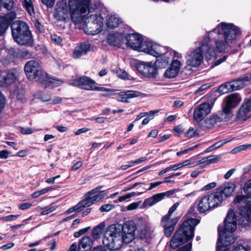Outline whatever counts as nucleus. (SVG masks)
Wrapping results in <instances>:
<instances>
[{
    "label": "nucleus",
    "mask_w": 251,
    "mask_h": 251,
    "mask_svg": "<svg viewBox=\"0 0 251 251\" xmlns=\"http://www.w3.org/2000/svg\"><path fill=\"white\" fill-rule=\"evenodd\" d=\"M24 69L29 80L39 82L45 88L56 87L63 83L60 79L49 78L48 75L42 70L37 61L32 60L28 61L25 64Z\"/></svg>",
    "instance_id": "obj_1"
},
{
    "label": "nucleus",
    "mask_w": 251,
    "mask_h": 251,
    "mask_svg": "<svg viewBox=\"0 0 251 251\" xmlns=\"http://www.w3.org/2000/svg\"><path fill=\"white\" fill-rule=\"evenodd\" d=\"M218 32V37L215 41V49L217 52L225 51L228 47V43L235 40L239 35L240 31L239 28L232 24L221 23L213 31L209 32V35L212 33Z\"/></svg>",
    "instance_id": "obj_2"
},
{
    "label": "nucleus",
    "mask_w": 251,
    "mask_h": 251,
    "mask_svg": "<svg viewBox=\"0 0 251 251\" xmlns=\"http://www.w3.org/2000/svg\"><path fill=\"white\" fill-rule=\"evenodd\" d=\"M200 223L197 219L190 218L185 220L174 234L170 241V246L175 249L192 239L194 235V229Z\"/></svg>",
    "instance_id": "obj_3"
},
{
    "label": "nucleus",
    "mask_w": 251,
    "mask_h": 251,
    "mask_svg": "<svg viewBox=\"0 0 251 251\" xmlns=\"http://www.w3.org/2000/svg\"><path fill=\"white\" fill-rule=\"evenodd\" d=\"M209 38L203 39L201 46L198 48L188 55L187 57V63L188 65L193 67L199 66L203 61V54L207 59H211L216 57L217 50L209 44Z\"/></svg>",
    "instance_id": "obj_4"
},
{
    "label": "nucleus",
    "mask_w": 251,
    "mask_h": 251,
    "mask_svg": "<svg viewBox=\"0 0 251 251\" xmlns=\"http://www.w3.org/2000/svg\"><path fill=\"white\" fill-rule=\"evenodd\" d=\"M225 229L219 226L218 228L219 237L218 242L224 246H227L235 242L232 236L237 227L236 218L233 210L230 209L225 220Z\"/></svg>",
    "instance_id": "obj_5"
},
{
    "label": "nucleus",
    "mask_w": 251,
    "mask_h": 251,
    "mask_svg": "<svg viewBox=\"0 0 251 251\" xmlns=\"http://www.w3.org/2000/svg\"><path fill=\"white\" fill-rule=\"evenodd\" d=\"M12 37L19 45L31 47L34 40L28 25L23 21H15L11 25Z\"/></svg>",
    "instance_id": "obj_6"
},
{
    "label": "nucleus",
    "mask_w": 251,
    "mask_h": 251,
    "mask_svg": "<svg viewBox=\"0 0 251 251\" xmlns=\"http://www.w3.org/2000/svg\"><path fill=\"white\" fill-rule=\"evenodd\" d=\"M119 229L117 228L115 225H111L107 228L103 236L102 243L109 250H118L125 243L123 236L120 234Z\"/></svg>",
    "instance_id": "obj_7"
},
{
    "label": "nucleus",
    "mask_w": 251,
    "mask_h": 251,
    "mask_svg": "<svg viewBox=\"0 0 251 251\" xmlns=\"http://www.w3.org/2000/svg\"><path fill=\"white\" fill-rule=\"evenodd\" d=\"M91 0H69L68 7L70 16L72 21L77 25L81 23L83 20L82 14L86 13L88 10Z\"/></svg>",
    "instance_id": "obj_8"
},
{
    "label": "nucleus",
    "mask_w": 251,
    "mask_h": 251,
    "mask_svg": "<svg viewBox=\"0 0 251 251\" xmlns=\"http://www.w3.org/2000/svg\"><path fill=\"white\" fill-rule=\"evenodd\" d=\"M222 202L219 193H212L201 198L198 205V210L200 213H205L211 208L218 206Z\"/></svg>",
    "instance_id": "obj_9"
},
{
    "label": "nucleus",
    "mask_w": 251,
    "mask_h": 251,
    "mask_svg": "<svg viewBox=\"0 0 251 251\" xmlns=\"http://www.w3.org/2000/svg\"><path fill=\"white\" fill-rule=\"evenodd\" d=\"M102 26V18L100 16L92 14L85 19L83 29L88 34L96 35L101 31Z\"/></svg>",
    "instance_id": "obj_10"
},
{
    "label": "nucleus",
    "mask_w": 251,
    "mask_h": 251,
    "mask_svg": "<svg viewBox=\"0 0 251 251\" xmlns=\"http://www.w3.org/2000/svg\"><path fill=\"white\" fill-rule=\"evenodd\" d=\"M242 98L238 93H232L227 95L224 98L222 111L228 117L231 118L232 115L233 109L238 106Z\"/></svg>",
    "instance_id": "obj_11"
},
{
    "label": "nucleus",
    "mask_w": 251,
    "mask_h": 251,
    "mask_svg": "<svg viewBox=\"0 0 251 251\" xmlns=\"http://www.w3.org/2000/svg\"><path fill=\"white\" fill-rule=\"evenodd\" d=\"M234 202L238 204L240 215L251 222V197L238 195L235 197Z\"/></svg>",
    "instance_id": "obj_12"
},
{
    "label": "nucleus",
    "mask_w": 251,
    "mask_h": 251,
    "mask_svg": "<svg viewBox=\"0 0 251 251\" xmlns=\"http://www.w3.org/2000/svg\"><path fill=\"white\" fill-rule=\"evenodd\" d=\"M138 50L155 57L166 54V49L164 47L149 41H142Z\"/></svg>",
    "instance_id": "obj_13"
},
{
    "label": "nucleus",
    "mask_w": 251,
    "mask_h": 251,
    "mask_svg": "<svg viewBox=\"0 0 251 251\" xmlns=\"http://www.w3.org/2000/svg\"><path fill=\"white\" fill-rule=\"evenodd\" d=\"M114 225L117 228H120V234L123 236L125 243L128 244L134 239L136 226L133 221H127L123 225L119 224Z\"/></svg>",
    "instance_id": "obj_14"
},
{
    "label": "nucleus",
    "mask_w": 251,
    "mask_h": 251,
    "mask_svg": "<svg viewBox=\"0 0 251 251\" xmlns=\"http://www.w3.org/2000/svg\"><path fill=\"white\" fill-rule=\"evenodd\" d=\"M102 187L101 186H99L89 191L86 194L85 198L81 201V204L85 207H87L101 200L107 194L105 191L100 190Z\"/></svg>",
    "instance_id": "obj_15"
},
{
    "label": "nucleus",
    "mask_w": 251,
    "mask_h": 251,
    "mask_svg": "<svg viewBox=\"0 0 251 251\" xmlns=\"http://www.w3.org/2000/svg\"><path fill=\"white\" fill-rule=\"evenodd\" d=\"M136 68L140 74L148 78H155L157 74V69L151 62H141Z\"/></svg>",
    "instance_id": "obj_16"
},
{
    "label": "nucleus",
    "mask_w": 251,
    "mask_h": 251,
    "mask_svg": "<svg viewBox=\"0 0 251 251\" xmlns=\"http://www.w3.org/2000/svg\"><path fill=\"white\" fill-rule=\"evenodd\" d=\"M69 83L71 85L78 86L85 90L92 91L96 82L89 77L83 75L78 78L69 81Z\"/></svg>",
    "instance_id": "obj_17"
},
{
    "label": "nucleus",
    "mask_w": 251,
    "mask_h": 251,
    "mask_svg": "<svg viewBox=\"0 0 251 251\" xmlns=\"http://www.w3.org/2000/svg\"><path fill=\"white\" fill-rule=\"evenodd\" d=\"M69 11L66 1L64 0L59 1L56 5L54 17L58 21L66 22L69 19Z\"/></svg>",
    "instance_id": "obj_18"
},
{
    "label": "nucleus",
    "mask_w": 251,
    "mask_h": 251,
    "mask_svg": "<svg viewBox=\"0 0 251 251\" xmlns=\"http://www.w3.org/2000/svg\"><path fill=\"white\" fill-rule=\"evenodd\" d=\"M211 108V105L208 103H203L198 105L193 113L194 119L197 121H201L210 113Z\"/></svg>",
    "instance_id": "obj_19"
},
{
    "label": "nucleus",
    "mask_w": 251,
    "mask_h": 251,
    "mask_svg": "<svg viewBox=\"0 0 251 251\" xmlns=\"http://www.w3.org/2000/svg\"><path fill=\"white\" fill-rule=\"evenodd\" d=\"M241 78L242 76H240L232 82L221 85L219 88L220 92L221 94H225L229 91H232L240 89L245 82L240 79Z\"/></svg>",
    "instance_id": "obj_20"
},
{
    "label": "nucleus",
    "mask_w": 251,
    "mask_h": 251,
    "mask_svg": "<svg viewBox=\"0 0 251 251\" xmlns=\"http://www.w3.org/2000/svg\"><path fill=\"white\" fill-rule=\"evenodd\" d=\"M16 79L14 73L9 71H0V87H7L12 84Z\"/></svg>",
    "instance_id": "obj_21"
},
{
    "label": "nucleus",
    "mask_w": 251,
    "mask_h": 251,
    "mask_svg": "<svg viewBox=\"0 0 251 251\" xmlns=\"http://www.w3.org/2000/svg\"><path fill=\"white\" fill-rule=\"evenodd\" d=\"M126 45L134 50H138L143 38L140 34H129L126 37Z\"/></svg>",
    "instance_id": "obj_22"
},
{
    "label": "nucleus",
    "mask_w": 251,
    "mask_h": 251,
    "mask_svg": "<svg viewBox=\"0 0 251 251\" xmlns=\"http://www.w3.org/2000/svg\"><path fill=\"white\" fill-rule=\"evenodd\" d=\"M251 111V100H245L237 112L236 117L238 119L245 121L247 119V114Z\"/></svg>",
    "instance_id": "obj_23"
},
{
    "label": "nucleus",
    "mask_w": 251,
    "mask_h": 251,
    "mask_svg": "<svg viewBox=\"0 0 251 251\" xmlns=\"http://www.w3.org/2000/svg\"><path fill=\"white\" fill-rule=\"evenodd\" d=\"M181 63L177 60H174L169 68H168L165 73L164 76L166 78H174L178 74Z\"/></svg>",
    "instance_id": "obj_24"
},
{
    "label": "nucleus",
    "mask_w": 251,
    "mask_h": 251,
    "mask_svg": "<svg viewBox=\"0 0 251 251\" xmlns=\"http://www.w3.org/2000/svg\"><path fill=\"white\" fill-rule=\"evenodd\" d=\"M229 118V117L222 111V112L217 114L212 115L208 118L206 119L205 122L207 124L213 126L222 121H227Z\"/></svg>",
    "instance_id": "obj_25"
},
{
    "label": "nucleus",
    "mask_w": 251,
    "mask_h": 251,
    "mask_svg": "<svg viewBox=\"0 0 251 251\" xmlns=\"http://www.w3.org/2000/svg\"><path fill=\"white\" fill-rule=\"evenodd\" d=\"M178 220L177 217H176L171 220L169 219L168 221H165L164 223L161 222L162 226L164 227V234L166 237H169L171 236Z\"/></svg>",
    "instance_id": "obj_26"
},
{
    "label": "nucleus",
    "mask_w": 251,
    "mask_h": 251,
    "mask_svg": "<svg viewBox=\"0 0 251 251\" xmlns=\"http://www.w3.org/2000/svg\"><path fill=\"white\" fill-rule=\"evenodd\" d=\"M236 186L233 183H226L219 187L215 193H219L223 199V195L225 197H230L234 191Z\"/></svg>",
    "instance_id": "obj_27"
},
{
    "label": "nucleus",
    "mask_w": 251,
    "mask_h": 251,
    "mask_svg": "<svg viewBox=\"0 0 251 251\" xmlns=\"http://www.w3.org/2000/svg\"><path fill=\"white\" fill-rule=\"evenodd\" d=\"M107 40L110 45L119 47L125 40L123 34L116 33L109 34Z\"/></svg>",
    "instance_id": "obj_28"
},
{
    "label": "nucleus",
    "mask_w": 251,
    "mask_h": 251,
    "mask_svg": "<svg viewBox=\"0 0 251 251\" xmlns=\"http://www.w3.org/2000/svg\"><path fill=\"white\" fill-rule=\"evenodd\" d=\"M90 50V45L88 43H82L79 46L75 47L73 54L74 58H78L83 55L86 54Z\"/></svg>",
    "instance_id": "obj_29"
},
{
    "label": "nucleus",
    "mask_w": 251,
    "mask_h": 251,
    "mask_svg": "<svg viewBox=\"0 0 251 251\" xmlns=\"http://www.w3.org/2000/svg\"><path fill=\"white\" fill-rule=\"evenodd\" d=\"M93 244V241L89 236H84L80 240L78 251H90Z\"/></svg>",
    "instance_id": "obj_30"
},
{
    "label": "nucleus",
    "mask_w": 251,
    "mask_h": 251,
    "mask_svg": "<svg viewBox=\"0 0 251 251\" xmlns=\"http://www.w3.org/2000/svg\"><path fill=\"white\" fill-rule=\"evenodd\" d=\"M106 229L105 223H100L93 229L92 232V237L94 239H100L102 235H104Z\"/></svg>",
    "instance_id": "obj_31"
},
{
    "label": "nucleus",
    "mask_w": 251,
    "mask_h": 251,
    "mask_svg": "<svg viewBox=\"0 0 251 251\" xmlns=\"http://www.w3.org/2000/svg\"><path fill=\"white\" fill-rule=\"evenodd\" d=\"M121 23V19L115 15L108 16L107 18L106 25L109 28H113L116 27Z\"/></svg>",
    "instance_id": "obj_32"
},
{
    "label": "nucleus",
    "mask_w": 251,
    "mask_h": 251,
    "mask_svg": "<svg viewBox=\"0 0 251 251\" xmlns=\"http://www.w3.org/2000/svg\"><path fill=\"white\" fill-rule=\"evenodd\" d=\"M164 199L162 193L155 194L151 197L145 200L144 203L146 205L152 206L156 203L161 201Z\"/></svg>",
    "instance_id": "obj_33"
},
{
    "label": "nucleus",
    "mask_w": 251,
    "mask_h": 251,
    "mask_svg": "<svg viewBox=\"0 0 251 251\" xmlns=\"http://www.w3.org/2000/svg\"><path fill=\"white\" fill-rule=\"evenodd\" d=\"M161 55L156 57V60L154 65L156 68H164L166 67L169 63V58L167 56L160 57Z\"/></svg>",
    "instance_id": "obj_34"
},
{
    "label": "nucleus",
    "mask_w": 251,
    "mask_h": 251,
    "mask_svg": "<svg viewBox=\"0 0 251 251\" xmlns=\"http://www.w3.org/2000/svg\"><path fill=\"white\" fill-rule=\"evenodd\" d=\"M16 14L14 12H11L7 13L3 17H0V18L4 20V22L9 26L11 23L16 18Z\"/></svg>",
    "instance_id": "obj_35"
},
{
    "label": "nucleus",
    "mask_w": 251,
    "mask_h": 251,
    "mask_svg": "<svg viewBox=\"0 0 251 251\" xmlns=\"http://www.w3.org/2000/svg\"><path fill=\"white\" fill-rule=\"evenodd\" d=\"M179 203L178 202H176L174 204V205L169 209L168 214L162 218L161 222L164 223L165 221H168L169 219L170 220V217L172 216L174 212L176 209Z\"/></svg>",
    "instance_id": "obj_36"
},
{
    "label": "nucleus",
    "mask_w": 251,
    "mask_h": 251,
    "mask_svg": "<svg viewBox=\"0 0 251 251\" xmlns=\"http://www.w3.org/2000/svg\"><path fill=\"white\" fill-rule=\"evenodd\" d=\"M3 5V7L8 10H11L14 5L13 0H0V5Z\"/></svg>",
    "instance_id": "obj_37"
},
{
    "label": "nucleus",
    "mask_w": 251,
    "mask_h": 251,
    "mask_svg": "<svg viewBox=\"0 0 251 251\" xmlns=\"http://www.w3.org/2000/svg\"><path fill=\"white\" fill-rule=\"evenodd\" d=\"M23 5L30 15L34 13L32 4L31 2H28L27 0H24Z\"/></svg>",
    "instance_id": "obj_38"
},
{
    "label": "nucleus",
    "mask_w": 251,
    "mask_h": 251,
    "mask_svg": "<svg viewBox=\"0 0 251 251\" xmlns=\"http://www.w3.org/2000/svg\"><path fill=\"white\" fill-rule=\"evenodd\" d=\"M127 99L138 97L141 96V93L136 91L128 90L125 91Z\"/></svg>",
    "instance_id": "obj_39"
},
{
    "label": "nucleus",
    "mask_w": 251,
    "mask_h": 251,
    "mask_svg": "<svg viewBox=\"0 0 251 251\" xmlns=\"http://www.w3.org/2000/svg\"><path fill=\"white\" fill-rule=\"evenodd\" d=\"M251 147V144L243 145L235 148L231 151V153H235L240 152V151L245 150Z\"/></svg>",
    "instance_id": "obj_40"
},
{
    "label": "nucleus",
    "mask_w": 251,
    "mask_h": 251,
    "mask_svg": "<svg viewBox=\"0 0 251 251\" xmlns=\"http://www.w3.org/2000/svg\"><path fill=\"white\" fill-rule=\"evenodd\" d=\"M84 208H85V207L83 205V204H81V201H80L77 205H76L74 207L70 208L68 210L67 212L68 213H71L75 211H80L82 210Z\"/></svg>",
    "instance_id": "obj_41"
},
{
    "label": "nucleus",
    "mask_w": 251,
    "mask_h": 251,
    "mask_svg": "<svg viewBox=\"0 0 251 251\" xmlns=\"http://www.w3.org/2000/svg\"><path fill=\"white\" fill-rule=\"evenodd\" d=\"M158 110H151L149 112H143L141 113L140 114H139L136 118V120L138 121L140 119L142 118L143 117H144L147 116H153L154 114L158 113Z\"/></svg>",
    "instance_id": "obj_42"
},
{
    "label": "nucleus",
    "mask_w": 251,
    "mask_h": 251,
    "mask_svg": "<svg viewBox=\"0 0 251 251\" xmlns=\"http://www.w3.org/2000/svg\"><path fill=\"white\" fill-rule=\"evenodd\" d=\"M117 100L120 102H128V100L126 97L125 91L120 92L117 97Z\"/></svg>",
    "instance_id": "obj_43"
},
{
    "label": "nucleus",
    "mask_w": 251,
    "mask_h": 251,
    "mask_svg": "<svg viewBox=\"0 0 251 251\" xmlns=\"http://www.w3.org/2000/svg\"><path fill=\"white\" fill-rule=\"evenodd\" d=\"M7 24L4 22V20L0 18V36H1L8 27Z\"/></svg>",
    "instance_id": "obj_44"
},
{
    "label": "nucleus",
    "mask_w": 251,
    "mask_h": 251,
    "mask_svg": "<svg viewBox=\"0 0 251 251\" xmlns=\"http://www.w3.org/2000/svg\"><path fill=\"white\" fill-rule=\"evenodd\" d=\"M198 133L194 130V128H190L185 133V137L191 138L198 135Z\"/></svg>",
    "instance_id": "obj_45"
},
{
    "label": "nucleus",
    "mask_w": 251,
    "mask_h": 251,
    "mask_svg": "<svg viewBox=\"0 0 251 251\" xmlns=\"http://www.w3.org/2000/svg\"><path fill=\"white\" fill-rule=\"evenodd\" d=\"M250 247L248 246L245 247L241 244H238L233 246L232 251H248Z\"/></svg>",
    "instance_id": "obj_46"
},
{
    "label": "nucleus",
    "mask_w": 251,
    "mask_h": 251,
    "mask_svg": "<svg viewBox=\"0 0 251 251\" xmlns=\"http://www.w3.org/2000/svg\"><path fill=\"white\" fill-rule=\"evenodd\" d=\"M222 147L220 145V143L219 141L216 142L213 145L210 146L208 148L206 149V150L204 151V152L207 153L212 151L216 150L218 148H220Z\"/></svg>",
    "instance_id": "obj_47"
},
{
    "label": "nucleus",
    "mask_w": 251,
    "mask_h": 251,
    "mask_svg": "<svg viewBox=\"0 0 251 251\" xmlns=\"http://www.w3.org/2000/svg\"><path fill=\"white\" fill-rule=\"evenodd\" d=\"M219 158L217 155H211L207 157V165L214 163L218 161Z\"/></svg>",
    "instance_id": "obj_48"
},
{
    "label": "nucleus",
    "mask_w": 251,
    "mask_h": 251,
    "mask_svg": "<svg viewBox=\"0 0 251 251\" xmlns=\"http://www.w3.org/2000/svg\"><path fill=\"white\" fill-rule=\"evenodd\" d=\"M39 95L42 101H48L50 100V96L47 93L40 92L39 93Z\"/></svg>",
    "instance_id": "obj_49"
},
{
    "label": "nucleus",
    "mask_w": 251,
    "mask_h": 251,
    "mask_svg": "<svg viewBox=\"0 0 251 251\" xmlns=\"http://www.w3.org/2000/svg\"><path fill=\"white\" fill-rule=\"evenodd\" d=\"M90 229V226H88L87 227L81 229L79 230V231L75 232L74 233V236L76 238L79 237L81 235L86 233Z\"/></svg>",
    "instance_id": "obj_50"
},
{
    "label": "nucleus",
    "mask_w": 251,
    "mask_h": 251,
    "mask_svg": "<svg viewBox=\"0 0 251 251\" xmlns=\"http://www.w3.org/2000/svg\"><path fill=\"white\" fill-rule=\"evenodd\" d=\"M113 207V205L111 204H105L102 205L100 210L101 212H108L111 210Z\"/></svg>",
    "instance_id": "obj_51"
},
{
    "label": "nucleus",
    "mask_w": 251,
    "mask_h": 251,
    "mask_svg": "<svg viewBox=\"0 0 251 251\" xmlns=\"http://www.w3.org/2000/svg\"><path fill=\"white\" fill-rule=\"evenodd\" d=\"M244 191L247 194H251V179L248 180L245 184Z\"/></svg>",
    "instance_id": "obj_52"
},
{
    "label": "nucleus",
    "mask_w": 251,
    "mask_h": 251,
    "mask_svg": "<svg viewBox=\"0 0 251 251\" xmlns=\"http://www.w3.org/2000/svg\"><path fill=\"white\" fill-rule=\"evenodd\" d=\"M19 216V215H10L7 216L3 217L0 219L6 221H14L16 220Z\"/></svg>",
    "instance_id": "obj_53"
},
{
    "label": "nucleus",
    "mask_w": 251,
    "mask_h": 251,
    "mask_svg": "<svg viewBox=\"0 0 251 251\" xmlns=\"http://www.w3.org/2000/svg\"><path fill=\"white\" fill-rule=\"evenodd\" d=\"M20 131L23 134H30L33 133V130L30 127H23L20 128Z\"/></svg>",
    "instance_id": "obj_54"
},
{
    "label": "nucleus",
    "mask_w": 251,
    "mask_h": 251,
    "mask_svg": "<svg viewBox=\"0 0 251 251\" xmlns=\"http://www.w3.org/2000/svg\"><path fill=\"white\" fill-rule=\"evenodd\" d=\"M56 206H51V207H50L49 208L42 211L41 213V215H47L49 213H50L53 211L54 210H55L56 209Z\"/></svg>",
    "instance_id": "obj_55"
},
{
    "label": "nucleus",
    "mask_w": 251,
    "mask_h": 251,
    "mask_svg": "<svg viewBox=\"0 0 251 251\" xmlns=\"http://www.w3.org/2000/svg\"><path fill=\"white\" fill-rule=\"evenodd\" d=\"M192 249V244L189 243L185 246L179 248L176 251H191Z\"/></svg>",
    "instance_id": "obj_56"
},
{
    "label": "nucleus",
    "mask_w": 251,
    "mask_h": 251,
    "mask_svg": "<svg viewBox=\"0 0 251 251\" xmlns=\"http://www.w3.org/2000/svg\"><path fill=\"white\" fill-rule=\"evenodd\" d=\"M51 39L52 41L54 42L56 44H59L60 43L62 40V38L56 35H53L51 36Z\"/></svg>",
    "instance_id": "obj_57"
},
{
    "label": "nucleus",
    "mask_w": 251,
    "mask_h": 251,
    "mask_svg": "<svg viewBox=\"0 0 251 251\" xmlns=\"http://www.w3.org/2000/svg\"><path fill=\"white\" fill-rule=\"evenodd\" d=\"M42 2L47 7H51L54 3L55 0H42Z\"/></svg>",
    "instance_id": "obj_58"
},
{
    "label": "nucleus",
    "mask_w": 251,
    "mask_h": 251,
    "mask_svg": "<svg viewBox=\"0 0 251 251\" xmlns=\"http://www.w3.org/2000/svg\"><path fill=\"white\" fill-rule=\"evenodd\" d=\"M46 193V191H45L44 189H43L41 190H39L34 192L32 194V197L34 198H37L38 197L41 196V195L44 194Z\"/></svg>",
    "instance_id": "obj_59"
},
{
    "label": "nucleus",
    "mask_w": 251,
    "mask_h": 251,
    "mask_svg": "<svg viewBox=\"0 0 251 251\" xmlns=\"http://www.w3.org/2000/svg\"><path fill=\"white\" fill-rule=\"evenodd\" d=\"M28 153V151L27 150H24L19 151L16 155L19 157H23L27 155Z\"/></svg>",
    "instance_id": "obj_60"
},
{
    "label": "nucleus",
    "mask_w": 251,
    "mask_h": 251,
    "mask_svg": "<svg viewBox=\"0 0 251 251\" xmlns=\"http://www.w3.org/2000/svg\"><path fill=\"white\" fill-rule=\"evenodd\" d=\"M19 54L22 57H28L30 56V53L28 50H22L19 52Z\"/></svg>",
    "instance_id": "obj_61"
},
{
    "label": "nucleus",
    "mask_w": 251,
    "mask_h": 251,
    "mask_svg": "<svg viewBox=\"0 0 251 251\" xmlns=\"http://www.w3.org/2000/svg\"><path fill=\"white\" fill-rule=\"evenodd\" d=\"M82 163L81 161H77L76 162L71 168V170L75 171L77 170L79 168L81 167Z\"/></svg>",
    "instance_id": "obj_62"
},
{
    "label": "nucleus",
    "mask_w": 251,
    "mask_h": 251,
    "mask_svg": "<svg viewBox=\"0 0 251 251\" xmlns=\"http://www.w3.org/2000/svg\"><path fill=\"white\" fill-rule=\"evenodd\" d=\"M127 74L125 71L120 70L119 72L118 73V76L119 77L123 79H126L127 78Z\"/></svg>",
    "instance_id": "obj_63"
},
{
    "label": "nucleus",
    "mask_w": 251,
    "mask_h": 251,
    "mask_svg": "<svg viewBox=\"0 0 251 251\" xmlns=\"http://www.w3.org/2000/svg\"><path fill=\"white\" fill-rule=\"evenodd\" d=\"M240 79L245 81V82L249 81L251 82V72L242 76Z\"/></svg>",
    "instance_id": "obj_64"
}]
</instances>
